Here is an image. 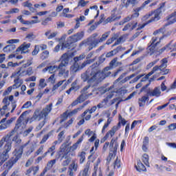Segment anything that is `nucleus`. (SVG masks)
I'll return each mask as SVG.
<instances>
[{"instance_id": "1", "label": "nucleus", "mask_w": 176, "mask_h": 176, "mask_svg": "<svg viewBox=\"0 0 176 176\" xmlns=\"http://www.w3.org/2000/svg\"><path fill=\"white\" fill-rule=\"evenodd\" d=\"M104 73L98 68H89L85 72L81 74L82 82L87 83H94V82H100L104 79Z\"/></svg>"}, {"instance_id": "2", "label": "nucleus", "mask_w": 176, "mask_h": 176, "mask_svg": "<svg viewBox=\"0 0 176 176\" xmlns=\"http://www.w3.org/2000/svg\"><path fill=\"white\" fill-rule=\"evenodd\" d=\"M163 32H164V29L161 28L158 30H156L153 32L154 36L152 38L151 41V45L148 47V50H150V56H152L153 53H155V47L160 43V41H162V36H163Z\"/></svg>"}, {"instance_id": "3", "label": "nucleus", "mask_w": 176, "mask_h": 176, "mask_svg": "<svg viewBox=\"0 0 176 176\" xmlns=\"http://www.w3.org/2000/svg\"><path fill=\"white\" fill-rule=\"evenodd\" d=\"M12 137H13V131H11L6 135L3 136L0 140V148H2L3 146V144L6 142L3 153H6L8 155V153L10 152V150L12 149Z\"/></svg>"}, {"instance_id": "4", "label": "nucleus", "mask_w": 176, "mask_h": 176, "mask_svg": "<svg viewBox=\"0 0 176 176\" xmlns=\"http://www.w3.org/2000/svg\"><path fill=\"white\" fill-rule=\"evenodd\" d=\"M85 36V32H80L69 36L65 43H63L62 49L64 47H69L72 43H76L80 41Z\"/></svg>"}, {"instance_id": "5", "label": "nucleus", "mask_w": 176, "mask_h": 176, "mask_svg": "<svg viewBox=\"0 0 176 176\" xmlns=\"http://www.w3.org/2000/svg\"><path fill=\"white\" fill-rule=\"evenodd\" d=\"M90 89V87H87L83 89V90L82 91V94L72 103V107H76L78 104H82V102L86 101V100H87L89 97H90V96H92L93 94H88L89 92H87V89Z\"/></svg>"}, {"instance_id": "6", "label": "nucleus", "mask_w": 176, "mask_h": 176, "mask_svg": "<svg viewBox=\"0 0 176 176\" xmlns=\"http://www.w3.org/2000/svg\"><path fill=\"white\" fill-rule=\"evenodd\" d=\"M29 113L30 111H24L17 119L14 130L11 131H13V135H14V133H17L19 129L21 130V129H24V127H25V124H24V116H27Z\"/></svg>"}, {"instance_id": "7", "label": "nucleus", "mask_w": 176, "mask_h": 176, "mask_svg": "<svg viewBox=\"0 0 176 176\" xmlns=\"http://www.w3.org/2000/svg\"><path fill=\"white\" fill-rule=\"evenodd\" d=\"M97 36H98V34L97 33H95L92 34L88 39L83 41L82 43L79 44L80 47H82V46H85L87 47V46H89L88 50L90 52V50H93V49H90L91 43L94 42V41H99V39H97Z\"/></svg>"}, {"instance_id": "8", "label": "nucleus", "mask_w": 176, "mask_h": 176, "mask_svg": "<svg viewBox=\"0 0 176 176\" xmlns=\"http://www.w3.org/2000/svg\"><path fill=\"white\" fill-rule=\"evenodd\" d=\"M162 16V10L158 8L155 11L144 16V19H149L151 16V20L148 21V23H152V21H158L160 20V16Z\"/></svg>"}, {"instance_id": "9", "label": "nucleus", "mask_w": 176, "mask_h": 176, "mask_svg": "<svg viewBox=\"0 0 176 176\" xmlns=\"http://www.w3.org/2000/svg\"><path fill=\"white\" fill-rule=\"evenodd\" d=\"M119 129H120V123H118L117 125L113 126L111 129V130H109L106 133V135L103 138V141H107V140H108V138H112V137H113V135H115V134L116 133V131H118V130H119Z\"/></svg>"}, {"instance_id": "10", "label": "nucleus", "mask_w": 176, "mask_h": 176, "mask_svg": "<svg viewBox=\"0 0 176 176\" xmlns=\"http://www.w3.org/2000/svg\"><path fill=\"white\" fill-rule=\"evenodd\" d=\"M146 94L148 96H150V97L159 98V97L162 96V90L160 89V87H155L153 89L148 88L146 91Z\"/></svg>"}, {"instance_id": "11", "label": "nucleus", "mask_w": 176, "mask_h": 176, "mask_svg": "<svg viewBox=\"0 0 176 176\" xmlns=\"http://www.w3.org/2000/svg\"><path fill=\"white\" fill-rule=\"evenodd\" d=\"M69 57H71V53L69 52H66L61 56L60 59L61 63L59 64L60 68H64V67L68 65V63H69Z\"/></svg>"}, {"instance_id": "12", "label": "nucleus", "mask_w": 176, "mask_h": 176, "mask_svg": "<svg viewBox=\"0 0 176 176\" xmlns=\"http://www.w3.org/2000/svg\"><path fill=\"white\" fill-rule=\"evenodd\" d=\"M110 34L111 32H107L104 34H103L99 40H96L91 44L90 49H94V47H97L98 43H101L102 42L107 41Z\"/></svg>"}, {"instance_id": "13", "label": "nucleus", "mask_w": 176, "mask_h": 176, "mask_svg": "<svg viewBox=\"0 0 176 176\" xmlns=\"http://www.w3.org/2000/svg\"><path fill=\"white\" fill-rule=\"evenodd\" d=\"M41 119H46V116L43 113V111H39V109H36L33 116L30 118V122H35V120H41Z\"/></svg>"}, {"instance_id": "14", "label": "nucleus", "mask_w": 176, "mask_h": 176, "mask_svg": "<svg viewBox=\"0 0 176 176\" xmlns=\"http://www.w3.org/2000/svg\"><path fill=\"white\" fill-rule=\"evenodd\" d=\"M118 148H119V143L118 142V138H113L110 142L109 146V152L116 154L118 152Z\"/></svg>"}, {"instance_id": "15", "label": "nucleus", "mask_w": 176, "mask_h": 176, "mask_svg": "<svg viewBox=\"0 0 176 176\" xmlns=\"http://www.w3.org/2000/svg\"><path fill=\"white\" fill-rule=\"evenodd\" d=\"M25 67H24V66H22L19 68L17 69V71L14 72L10 78H20V76H26L25 74Z\"/></svg>"}, {"instance_id": "16", "label": "nucleus", "mask_w": 176, "mask_h": 176, "mask_svg": "<svg viewBox=\"0 0 176 176\" xmlns=\"http://www.w3.org/2000/svg\"><path fill=\"white\" fill-rule=\"evenodd\" d=\"M89 12L91 14H93V13H95V14H96V16H95V19H97L98 17V14H100V10H98V6H91L89 9L85 10V16H88Z\"/></svg>"}, {"instance_id": "17", "label": "nucleus", "mask_w": 176, "mask_h": 176, "mask_svg": "<svg viewBox=\"0 0 176 176\" xmlns=\"http://www.w3.org/2000/svg\"><path fill=\"white\" fill-rule=\"evenodd\" d=\"M30 47H31V43H27L25 42L18 47L16 52H21V54H25L29 53L30 50L28 49Z\"/></svg>"}, {"instance_id": "18", "label": "nucleus", "mask_w": 176, "mask_h": 176, "mask_svg": "<svg viewBox=\"0 0 176 176\" xmlns=\"http://www.w3.org/2000/svg\"><path fill=\"white\" fill-rule=\"evenodd\" d=\"M63 159H65V160H63L62 165L66 167V166H68V164L71 163V160H72V154L70 152L65 153V155L62 156L61 160Z\"/></svg>"}, {"instance_id": "19", "label": "nucleus", "mask_w": 176, "mask_h": 176, "mask_svg": "<svg viewBox=\"0 0 176 176\" xmlns=\"http://www.w3.org/2000/svg\"><path fill=\"white\" fill-rule=\"evenodd\" d=\"M60 65L58 66L54 65V66H47L45 69H43V72L45 74V72H49L50 74H56L57 71H58V69H60Z\"/></svg>"}, {"instance_id": "20", "label": "nucleus", "mask_w": 176, "mask_h": 176, "mask_svg": "<svg viewBox=\"0 0 176 176\" xmlns=\"http://www.w3.org/2000/svg\"><path fill=\"white\" fill-rule=\"evenodd\" d=\"M18 20H19L20 23L22 24H25V25H32V24H36L39 23L38 20H32V21H25L23 19V16L20 15L17 17Z\"/></svg>"}, {"instance_id": "21", "label": "nucleus", "mask_w": 176, "mask_h": 176, "mask_svg": "<svg viewBox=\"0 0 176 176\" xmlns=\"http://www.w3.org/2000/svg\"><path fill=\"white\" fill-rule=\"evenodd\" d=\"M146 101H149V96L148 95H145L140 98L138 99L139 107H145Z\"/></svg>"}, {"instance_id": "22", "label": "nucleus", "mask_w": 176, "mask_h": 176, "mask_svg": "<svg viewBox=\"0 0 176 176\" xmlns=\"http://www.w3.org/2000/svg\"><path fill=\"white\" fill-rule=\"evenodd\" d=\"M82 109H83V106L80 107L77 109H75L72 110V111H67L66 112L64 113V115H65L66 116H74L76 115V113H78V112H80V111H82Z\"/></svg>"}, {"instance_id": "23", "label": "nucleus", "mask_w": 176, "mask_h": 176, "mask_svg": "<svg viewBox=\"0 0 176 176\" xmlns=\"http://www.w3.org/2000/svg\"><path fill=\"white\" fill-rule=\"evenodd\" d=\"M52 109H53V103L47 104L41 111H43L45 118H47L49 113L52 112Z\"/></svg>"}, {"instance_id": "24", "label": "nucleus", "mask_w": 176, "mask_h": 176, "mask_svg": "<svg viewBox=\"0 0 176 176\" xmlns=\"http://www.w3.org/2000/svg\"><path fill=\"white\" fill-rule=\"evenodd\" d=\"M158 69L159 68L157 67H154L151 72H150L147 75L142 78L141 82H145V80H148L149 79V76H151V75H153V74H156Z\"/></svg>"}, {"instance_id": "25", "label": "nucleus", "mask_w": 176, "mask_h": 176, "mask_svg": "<svg viewBox=\"0 0 176 176\" xmlns=\"http://www.w3.org/2000/svg\"><path fill=\"white\" fill-rule=\"evenodd\" d=\"M158 69L159 68L157 67H154L151 72H150L147 75L142 78L141 82H145V80H148L149 79V76H151V75H153V74H156Z\"/></svg>"}, {"instance_id": "26", "label": "nucleus", "mask_w": 176, "mask_h": 176, "mask_svg": "<svg viewBox=\"0 0 176 176\" xmlns=\"http://www.w3.org/2000/svg\"><path fill=\"white\" fill-rule=\"evenodd\" d=\"M59 69L58 75L59 76H64L65 78H68L69 75V70H68L65 67H61Z\"/></svg>"}, {"instance_id": "27", "label": "nucleus", "mask_w": 176, "mask_h": 176, "mask_svg": "<svg viewBox=\"0 0 176 176\" xmlns=\"http://www.w3.org/2000/svg\"><path fill=\"white\" fill-rule=\"evenodd\" d=\"M3 104H4V106L1 108V112L2 111H10V102H9V100L8 99V97H6L3 99Z\"/></svg>"}, {"instance_id": "28", "label": "nucleus", "mask_w": 176, "mask_h": 176, "mask_svg": "<svg viewBox=\"0 0 176 176\" xmlns=\"http://www.w3.org/2000/svg\"><path fill=\"white\" fill-rule=\"evenodd\" d=\"M14 155L16 160H19V159H20L23 155V148L19 147L18 148H16L14 151Z\"/></svg>"}, {"instance_id": "29", "label": "nucleus", "mask_w": 176, "mask_h": 176, "mask_svg": "<svg viewBox=\"0 0 176 176\" xmlns=\"http://www.w3.org/2000/svg\"><path fill=\"white\" fill-rule=\"evenodd\" d=\"M120 16H118V15L113 14L106 19V23H113V21H118V20H120Z\"/></svg>"}, {"instance_id": "30", "label": "nucleus", "mask_w": 176, "mask_h": 176, "mask_svg": "<svg viewBox=\"0 0 176 176\" xmlns=\"http://www.w3.org/2000/svg\"><path fill=\"white\" fill-rule=\"evenodd\" d=\"M167 63H168V60L167 58H164L161 60V65H156L155 67H157L158 69L157 70V72H159L160 69H163L167 68Z\"/></svg>"}, {"instance_id": "31", "label": "nucleus", "mask_w": 176, "mask_h": 176, "mask_svg": "<svg viewBox=\"0 0 176 176\" xmlns=\"http://www.w3.org/2000/svg\"><path fill=\"white\" fill-rule=\"evenodd\" d=\"M135 167L137 171H139V173H141V171H146V168L145 166H144V164L141 162V161H138V164L135 165Z\"/></svg>"}, {"instance_id": "32", "label": "nucleus", "mask_w": 176, "mask_h": 176, "mask_svg": "<svg viewBox=\"0 0 176 176\" xmlns=\"http://www.w3.org/2000/svg\"><path fill=\"white\" fill-rule=\"evenodd\" d=\"M14 80V85H12L13 89H19L20 86L23 84V80L20 79V78H15Z\"/></svg>"}, {"instance_id": "33", "label": "nucleus", "mask_w": 176, "mask_h": 176, "mask_svg": "<svg viewBox=\"0 0 176 176\" xmlns=\"http://www.w3.org/2000/svg\"><path fill=\"white\" fill-rule=\"evenodd\" d=\"M99 144H100V140H98V139L96 140L95 143H94L95 147H92L91 149L90 150L91 156H93V155H94V153H96V151H97Z\"/></svg>"}, {"instance_id": "34", "label": "nucleus", "mask_w": 176, "mask_h": 176, "mask_svg": "<svg viewBox=\"0 0 176 176\" xmlns=\"http://www.w3.org/2000/svg\"><path fill=\"white\" fill-rule=\"evenodd\" d=\"M9 159V154L7 153H2L0 155V166L6 162Z\"/></svg>"}, {"instance_id": "35", "label": "nucleus", "mask_w": 176, "mask_h": 176, "mask_svg": "<svg viewBox=\"0 0 176 176\" xmlns=\"http://www.w3.org/2000/svg\"><path fill=\"white\" fill-rule=\"evenodd\" d=\"M96 110H97V107L94 106L92 108H91V109L85 110L83 112V113L82 114V117L85 118V116H86V115H87V113H93L96 112Z\"/></svg>"}, {"instance_id": "36", "label": "nucleus", "mask_w": 176, "mask_h": 176, "mask_svg": "<svg viewBox=\"0 0 176 176\" xmlns=\"http://www.w3.org/2000/svg\"><path fill=\"white\" fill-rule=\"evenodd\" d=\"M56 164V160H50L47 162L46 167L44 168L45 171H49V170H51V168Z\"/></svg>"}, {"instance_id": "37", "label": "nucleus", "mask_w": 176, "mask_h": 176, "mask_svg": "<svg viewBox=\"0 0 176 176\" xmlns=\"http://www.w3.org/2000/svg\"><path fill=\"white\" fill-rule=\"evenodd\" d=\"M15 47L13 45H9L3 47V51L4 53H10V52H13L14 50Z\"/></svg>"}, {"instance_id": "38", "label": "nucleus", "mask_w": 176, "mask_h": 176, "mask_svg": "<svg viewBox=\"0 0 176 176\" xmlns=\"http://www.w3.org/2000/svg\"><path fill=\"white\" fill-rule=\"evenodd\" d=\"M119 65H122L121 62H118V58H114L110 62V67L113 68L114 67H119Z\"/></svg>"}, {"instance_id": "39", "label": "nucleus", "mask_w": 176, "mask_h": 176, "mask_svg": "<svg viewBox=\"0 0 176 176\" xmlns=\"http://www.w3.org/2000/svg\"><path fill=\"white\" fill-rule=\"evenodd\" d=\"M82 141H83V135L80 138H79L78 140L76 143H75L72 145V146L71 147L72 151H75L76 149H78V146H79V144H80Z\"/></svg>"}, {"instance_id": "40", "label": "nucleus", "mask_w": 176, "mask_h": 176, "mask_svg": "<svg viewBox=\"0 0 176 176\" xmlns=\"http://www.w3.org/2000/svg\"><path fill=\"white\" fill-rule=\"evenodd\" d=\"M47 86V83H46V80L45 78H41L38 82V87L40 89H45Z\"/></svg>"}, {"instance_id": "41", "label": "nucleus", "mask_w": 176, "mask_h": 176, "mask_svg": "<svg viewBox=\"0 0 176 176\" xmlns=\"http://www.w3.org/2000/svg\"><path fill=\"white\" fill-rule=\"evenodd\" d=\"M49 56H50L49 51L45 50V51L43 52L40 54V58H41V60H46V58H49Z\"/></svg>"}, {"instance_id": "42", "label": "nucleus", "mask_w": 176, "mask_h": 176, "mask_svg": "<svg viewBox=\"0 0 176 176\" xmlns=\"http://www.w3.org/2000/svg\"><path fill=\"white\" fill-rule=\"evenodd\" d=\"M142 162L144 163L145 165L147 166V167H149V155L148 154H144L142 155Z\"/></svg>"}, {"instance_id": "43", "label": "nucleus", "mask_w": 176, "mask_h": 176, "mask_svg": "<svg viewBox=\"0 0 176 176\" xmlns=\"http://www.w3.org/2000/svg\"><path fill=\"white\" fill-rule=\"evenodd\" d=\"M35 38H36V36L33 32L28 34L25 36V39L29 41V42H32Z\"/></svg>"}, {"instance_id": "44", "label": "nucleus", "mask_w": 176, "mask_h": 176, "mask_svg": "<svg viewBox=\"0 0 176 176\" xmlns=\"http://www.w3.org/2000/svg\"><path fill=\"white\" fill-rule=\"evenodd\" d=\"M64 131H62L58 135V141H55L54 144H61V142H63V140H64Z\"/></svg>"}, {"instance_id": "45", "label": "nucleus", "mask_w": 176, "mask_h": 176, "mask_svg": "<svg viewBox=\"0 0 176 176\" xmlns=\"http://www.w3.org/2000/svg\"><path fill=\"white\" fill-rule=\"evenodd\" d=\"M168 20L169 21V24H174V23L176 21V12L169 16L168 17Z\"/></svg>"}, {"instance_id": "46", "label": "nucleus", "mask_w": 176, "mask_h": 176, "mask_svg": "<svg viewBox=\"0 0 176 176\" xmlns=\"http://www.w3.org/2000/svg\"><path fill=\"white\" fill-rule=\"evenodd\" d=\"M116 93L117 94H118V96H123L124 94H126V93H127V90L126 89L125 87H121L120 89H118Z\"/></svg>"}, {"instance_id": "47", "label": "nucleus", "mask_w": 176, "mask_h": 176, "mask_svg": "<svg viewBox=\"0 0 176 176\" xmlns=\"http://www.w3.org/2000/svg\"><path fill=\"white\" fill-rule=\"evenodd\" d=\"M133 18L131 15L125 17L122 21H120L119 25H124V24H126V23H129V21H130V20H131Z\"/></svg>"}, {"instance_id": "48", "label": "nucleus", "mask_w": 176, "mask_h": 176, "mask_svg": "<svg viewBox=\"0 0 176 176\" xmlns=\"http://www.w3.org/2000/svg\"><path fill=\"white\" fill-rule=\"evenodd\" d=\"M122 6L127 9L130 5H131V0H121Z\"/></svg>"}, {"instance_id": "49", "label": "nucleus", "mask_w": 176, "mask_h": 176, "mask_svg": "<svg viewBox=\"0 0 176 176\" xmlns=\"http://www.w3.org/2000/svg\"><path fill=\"white\" fill-rule=\"evenodd\" d=\"M6 120V118L1 120V124L0 125V131H2V130H5L8 129V125H6L5 123Z\"/></svg>"}, {"instance_id": "50", "label": "nucleus", "mask_w": 176, "mask_h": 176, "mask_svg": "<svg viewBox=\"0 0 176 176\" xmlns=\"http://www.w3.org/2000/svg\"><path fill=\"white\" fill-rule=\"evenodd\" d=\"M125 41H126V38H124V36H120L119 38L117 39L116 43L112 46L113 47L116 46L117 45H119L122 43V42H124Z\"/></svg>"}, {"instance_id": "51", "label": "nucleus", "mask_w": 176, "mask_h": 176, "mask_svg": "<svg viewBox=\"0 0 176 176\" xmlns=\"http://www.w3.org/2000/svg\"><path fill=\"white\" fill-rule=\"evenodd\" d=\"M40 50L39 45H35L34 50L32 52V56H36L38 53H39Z\"/></svg>"}, {"instance_id": "52", "label": "nucleus", "mask_w": 176, "mask_h": 176, "mask_svg": "<svg viewBox=\"0 0 176 176\" xmlns=\"http://www.w3.org/2000/svg\"><path fill=\"white\" fill-rule=\"evenodd\" d=\"M115 156H116V154L109 151V156L107 158V163L109 164L111 162V160H112L113 157H115Z\"/></svg>"}, {"instance_id": "53", "label": "nucleus", "mask_w": 176, "mask_h": 176, "mask_svg": "<svg viewBox=\"0 0 176 176\" xmlns=\"http://www.w3.org/2000/svg\"><path fill=\"white\" fill-rule=\"evenodd\" d=\"M25 73L26 76H31V75L34 74V69L32 67H28L27 69H25Z\"/></svg>"}, {"instance_id": "54", "label": "nucleus", "mask_w": 176, "mask_h": 176, "mask_svg": "<svg viewBox=\"0 0 176 176\" xmlns=\"http://www.w3.org/2000/svg\"><path fill=\"white\" fill-rule=\"evenodd\" d=\"M64 82H65V80H60L57 84L54 85V87L52 88V91L57 90V89H58L60 87V86H61L63 85V83H64Z\"/></svg>"}, {"instance_id": "55", "label": "nucleus", "mask_w": 176, "mask_h": 176, "mask_svg": "<svg viewBox=\"0 0 176 176\" xmlns=\"http://www.w3.org/2000/svg\"><path fill=\"white\" fill-rule=\"evenodd\" d=\"M86 153H85V151H82L80 153L79 156H80V163H83V162H85V159H86Z\"/></svg>"}, {"instance_id": "56", "label": "nucleus", "mask_w": 176, "mask_h": 176, "mask_svg": "<svg viewBox=\"0 0 176 176\" xmlns=\"http://www.w3.org/2000/svg\"><path fill=\"white\" fill-rule=\"evenodd\" d=\"M160 73L157 74V75H160V74L162 75H167L169 72H170V69H161L159 70Z\"/></svg>"}, {"instance_id": "57", "label": "nucleus", "mask_w": 176, "mask_h": 176, "mask_svg": "<svg viewBox=\"0 0 176 176\" xmlns=\"http://www.w3.org/2000/svg\"><path fill=\"white\" fill-rule=\"evenodd\" d=\"M85 57H86V55H85V54H82L79 56L74 57V60L76 63V61H80V60L85 59Z\"/></svg>"}, {"instance_id": "58", "label": "nucleus", "mask_w": 176, "mask_h": 176, "mask_svg": "<svg viewBox=\"0 0 176 176\" xmlns=\"http://www.w3.org/2000/svg\"><path fill=\"white\" fill-rule=\"evenodd\" d=\"M31 105H32V102L31 101L26 102L23 106L22 109H28V108L31 107Z\"/></svg>"}, {"instance_id": "59", "label": "nucleus", "mask_w": 176, "mask_h": 176, "mask_svg": "<svg viewBox=\"0 0 176 176\" xmlns=\"http://www.w3.org/2000/svg\"><path fill=\"white\" fill-rule=\"evenodd\" d=\"M89 3V1H85V0H80L78 3V6H81V8H85L86 5Z\"/></svg>"}, {"instance_id": "60", "label": "nucleus", "mask_w": 176, "mask_h": 176, "mask_svg": "<svg viewBox=\"0 0 176 176\" xmlns=\"http://www.w3.org/2000/svg\"><path fill=\"white\" fill-rule=\"evenodd\" d=\"M69 170L76 171L78 170V164H75V162H72V164L69 166Z\"/></svg>"}, {"instance_id": "61", "label": "nucleus", "mask_w": 176, "mask_h": 176, "mask_svg": "<svg viewBox=\"0 0 176 176\" xmlns=\"http://www.w3.org/2000/svg\"><path fill=\"white\" fill-rule=\"evenodd\" d=\"M159 61V59H157L150 63H148L146 66V69H151L153 65H155L157 62Z\"/></svg>"}, {"instance_id": "62", "label": "nucleus", "mask_w": 176, "mask_h": 176, "mask_svg": "<svg viewBox=\"0 0 176 176\" xmlns=\"http://www.w3.org/2000/svg\"><path fill=\"white\" fill-rule=\"evenodd\" d=\"M107 100H102L100 103H99L97 105V108L101 109V108H105L107 106Z\"/></svg>"}, {"instance_id": "63", "label": "nucleus", "mask_w": 176, "mask_h": 176, "mask_svg": "<svg viewBox=\"0 0 176 176\" xmlns=\"http://www.w3.org/2000/svg\"><path fill=\"white\" fill-rule=\"evenodd\" d=\"M71 88L73 90H78L79 89V86H78V80H76L74 82H72Z\"/></svg>"}, {"instance_id": "64", "label": "nucleus", "mask_w": 176, "mask_h": 176, "mask_svg": "<svg viewBox=\"0 0 176 176\" xmlns=\"http://www.w3.org/2000/svg\"><path fill=\"white\" fill-rule=\"evenodd\" d=\"M47 82L50 83H55L56 82V77H54V74H52L47 79Z\"/></svg>"}]
</instances>
